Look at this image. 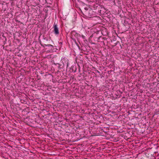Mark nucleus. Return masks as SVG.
<instances>
[{
	"label": "nucleus",
	"instance_id": "423d86ee",
	"mask_svg": "<svg viewBox=\"0 0 159 159\" xmlns=\"http://www.w3.org/2000/svg\"><path fill=\"white\" fill-rule=\"evenodd\" d=\"M44 39L46 40V41H48V39L46 38H44Z\"/></svg>",
	"mask_w": 159,
	"mask_h": 159
},
{
	"label": "nucleus",
	"instance_id": "6e6552de",
	"mask_svg": "<svg viewBox=\"0 0 159 159\" xmlns=\"http://www.w3.org/2000/svg\"><path fill=\"white\" fill-rule=\"evenodd\" d=\"M41 45L42 46H43V47H44V46H43V45H42V44H41Z\"/></svg>",
	"mask_w": 159,
	"mask_h": 159
},
{
	"label": "nucleus",
	"instance_id": "7ed1b4c3",
	"mask_svg": "<svg viewBox=\"0 0 159 159\" xmlns=\"http://www.w3.org/2000/svg\"><path fill=\"white\" fill-rule=\"evenodd\" d=\"M105 8H104L103 7H101V9L100 10V13H103L104 12L103 10H105Z\"/></svg>",
	"mask_w": 159,
	"mask_h": 159
},
{
	"label": "nucleus",
	"instance_id": "0eeeda50",
	"mask_svg": "<svg viewBox=\"0 0 159 159\" xmlns=\"http://www.w3.org/2000/svg\"><path fill=\"white\" fill-rule=\"evenodd\" d=\"M89 12L92 13L93 12V11L92 10H90Z\"/></svg>",
	"mask_w": 159,
	"mask_h": 159
},
{
	"label": "nucleus",
	"instance_id": "39448f33",
	"mask_svg": "<svg viewBox=\"0 0 159 159\" xmlns=\"http://www.w3.org/2000/svg\"><path fill=\"white\" fill-rule=\"evenodd\" d=\"M44 45L46 46H48V47H52V48H53V46L52 45H51V44H47H47H44Z\"/></svg>",
	"mask_w": 159,
	"mask_h": 159
},
{
	"label": "nucleus",
	"instance_id": "f257e3e1",
	"mask_svg": "<svg viewBox=\"0 0 159 159\" xmlns=\"http://www.w3.org/2000/svg\"><path fill=\"white\" fill-rule=\"evenodd\" d=\"M61 64L60 66L62 67L66 66V70H67V68L69 66V60L66 57H62L61 60Z\"/></svg>",
	"mask_w": 159,
	"mask_h": 159
},
{
	"label": "nucleus",
	"instance_id": "f03ea898",
	"mask_svg": "<svg viewBox=\"0 0 159 159\" xmlns=\"http://www.w3.org/2000/svg\"><path fill=\"white\" fill-rule=\"evenodd\" d=\"M54 32V34L56 35H58L59 34L58 28L57 25L54 23L53 25Z\"/></svg>",
	"mask_w": 159,
	"mask_h": 159
},
{
	"label": "nucleus",
	"instance_id": "1a4fd4ad",
	"mask_svg": "<svg viewBox=\"0 0 159 159\" xmlns=\"http://www.w3.org/2000/svg\"><path fill=\"white\" fill-rule=\"evenodd\" d=\"M98 73H99V72H99V71H98Z\"/></svg>",
	"mask_w": 159,
	"mask_h": 159
},
{
	"label": "nucleus",
	"instance_id": "20e7f679",
	"mask_svg": "<svg viewBox=\"0 0 159 159\" xmlns=\"http://www.w3.org/2000/svg\"><path fill=\"white\" fill-rule=\"evenodd\" d=\"M56 65H58V68L60 69H61V68H62V67H61V66H60V65L59 63H56V64H55Z\"/></svg>",
	"mask_w": 159,
	"mask_h": 159
}]
</instances>
